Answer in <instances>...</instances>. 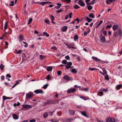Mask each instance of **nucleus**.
<instances>
[{
  "mask_svg": "<svg viewBox=\"0 0 122 122\" xmlns=\"http://www.w3.org/2000/svg\"><path fill=\"white\" fill-rule=\"evenodd\" d=\"M118 32L117 31H115L113 34V36H114L115 37H117L118 35L120 37H121L122 36V30L120 28H119L117 30Z\"/></svg>",
  "mask_w": 122,
  "mask_h": 122,
  "instance_id": "1",
  "label": "nucleus"
},
{
  "mask_svg": "<svg viewBox=\"0 0 122 122\" xmlns=\"http://www.w3.org/2000/svg\"><path fill=\"white\" fill-rule=\"evenodd\" d=\"M66 45L69 48H72V49H76V48L74 46V44L73 43L71 44H66Z\"/></svg>",
  "mask_w": 122,
  "mask_h": 122,
  "instance_id": "2",
  "label": "nucleus"
},
{
  "mask_svg": "<svg viewBox=\"0 0 122 122\" xmlns=\"http://www.w3.org/2000/svg\"><path fill=\"white\" fill-rule=\"evenodd\" d=\"M76 91V89L75 88H71L67 91V93H73Z\"/></svg>",
  "mask_w": 122,
  "mask_h": 122,
  "instance_id": "3",
  "label": "nucleus"
},
{
  "mask_svg": "<svg viewBox=\"0 0 122 122\" xmlns=\"http://www.w3.org/2000/svg\"><path fill=\"white\" fill-rule=\"evenodd\" d=\"M33 95V93L31 92H30L26 94V97L27 98H29L32 97Z\"/></svg>",
  "mask_w": 122,
  "mask_h": 122,
  "instance_id": "4",
  "label": "nucleus"
},
{
  "mask_svg": "<svg viewBox=\"0 0 122 122\" xmlns=\"http://www.w3.org/2000/svg\"><path fill=\"white\" fill-rule=\"evenodd\" d=\"M34 92L36 94L40 93L42 94L43 93V91L41 89H37L36 90L34 91Z\"/></svg>",
  "mask_w": 122,
  "mask_h": 122,
  "instance_id": "5",
  "label": "nucleus"
},
{
  "mask_svg": "<svg viewBox=\"0 0 122 122\" xmlns=\"http://www.w3.org/2000/svg\"><path fill=\"white\" fill-rule=\"evenodd\" d=\"M63 78L65 80L69 81L72 80V78L71 77L68 76L67 75H65L63 77Z\"/></svg>",
  "mask_w": 122,
  "mask_h": 122,
  "instance_id": "6",
  "label": "nucleus"
},
{
  "mask_svg": "<svg viewBox=\"0 0 122 122\" xmlns=\"http://www.w3.org/2000/svg\"><path fill=\"white\" fill-rule=\"evenodd\" d=\"M100 38L102 41L104 42L105 41V39L104 37L102 35H101L100 36Z\"/></svg>",
  "mask_w": 122,
  "mask_h": 122,
  "instance_id": "7",
  "label": "nucleus"
},
{
  "mask_svg": "<svg viewBox=\"0 0 122 122\" xmlns=\"http://www.w3.org/2000/svg\"><path fill=\"white\" fill-rule=\"evenodd\" d=\"M118 25H114L112 27V29L113 30H116L118 29Z\"/></svg>",
  "mask_w": 122,
  "mask_h": 122,
  "instance_id": "8",
  "label": "nucleus"
},
{
  "mask_svg": "<svg viewBox=\"0 0 122 122\" xmlns=\"http://www.w3.org/2000/svg\"><path fill=\"white\" fill-rule=\"evenodd\" d=\"M67 27V26H65L62 27L61 31L63 32H65L66 31Z\"/></svg>",
  "mask_w": 122,
  "mask_h": 122,
  "instance_id": "9",
  "label": "nucleus"
},
{
  "mask_svg": "<svg viewBox=\"0 0 122 122\" xmlns=\"http://www.w3.org/2000/svg\"><path fill=\"white\" fill-rule=\"evenodd\" d=\"M92 58L94 60L96 61H99V62H102V61L101 60L99 59L98 58L94 56H92Z\"/></svg>",
  "mask_w": 122,
  "mask_h": 122,
  "instance_id": "10",
  "label": "nucleus"
},
{
  "mask_svg": "<svg viewBox=\"0 0 122 122\" xmlns=\"http://www.w3.org/2000/svg\"><path fill=\"white\" fill-rule=\"evenodd\" d=\"M21 81V80H19L16 81V83L12 87V88H14L15 86H16V85L19 84L20 83V82Z\"/></svg>",
  "mask_w": 122,
  "mask_h": 122,
  "instance_id": "11",
  "label": "nucleus"
},
{
  "mask_svg": "<svg viewBox=\"0 0 122 122\" xmlns=\"http://www.w3.org/2000/svg\"><path fill=\"white\" fill-rule=\"evenodd\" d=\"M56 5H57L58 6H56L55 7V8H56L57 9H58L60 8L62 5L61 4L59 3H57Z\"/></svg>",
  "mask_w": 122,
  "mask_h": 122,
  "instance_id": "12",
  "label": "nucleus"
},
{
  "mask_svg": "<svg viewBox=\"0 0 122 122\" xmlns=\"http://www.w3.org/2000/svg\"><path fill=\"white\" fill-rule=\"evenodd\" d=\"M50 18L51 19L52 23L54 24H55V22L53 21L55 19L54 16L53 15H51L50 16Z\"/></svg>",
  "mask_w": 122,
  "mask_h": 122,
  "instance_id": "13",
  "label": "nucleus"
},
{
  "mask_svg": "<svg viewBox=\"0 0 122 122\" xmlns=\"http://www.w3.org/2000/svg\"><path fill=\"white\" fill-rule=\"evenodd\" d=\"M80 97L82 99L85 100H88L89 99V98L87 97H85L83 96H80Z\"/></svg>",
  "mask_w": 122,
  "mask_h": 122,
  "instance_id": "14",
  "label": "nucleus"
},
{
  "mask_svg": "<svg viewBox=\"0 0 122 122\" xmlns=\"http://www.w3.org/2000/svg\"><path fill=\"white\" fill-rule=\"evenodd\" d=\"M122 87V85L120 84L117 86L116 87V89L117 90L120 89Z\"/></svg>",
  "mask_w": 122,
  "mask_h": 122,
  "instance_id": "15",
  "label": "nucleus"
},
{
  "mask_svg": "<svg viewBox=\"0 0 122 122\" xmlns=\"http://www.w3.org/2000/svg\"><path fill=\"white\" fill-rule=\"evenodd\" d=\"M102 90H101L99 91L97 93V95L98 96H101L103 94V92H102Z\"/></svg>",
  "mask_w": 122,
  "mask_h": 122,
  "instance_id": "16",
  "label": "nucleus"
},
{
  "mask_svg": "<svg viewBox=\"0 0 122 122\" xmlns=\"http://www.w3.org/2000/svg\"><path fill=\"white\" fill-rule=\"evenodd\" d=\"M13 118L15 119H17L18 117L17 116V115L15 114H14L12 115Z\"/></svg>",
  "mask_w": 122,
  "mask_h": 122,
  "instance_id": "17",
  "label": "nucleus"
},
{
  "mask_svg": "<svg viewBox=\"0 0 122 122\" xmlns=\"http://www.w3.org/2000/svg\"><path fill=\"white\" fill-rule=\"evenodd\" d=\"M81 114L82 115L85 117H87V115L86 114V112L85 111L82 112Z\"/></svg>",
  "mask_w": 122,
  "mask_h": 122,
  "instance_id": "18",
  "label": "nucleus"
},
{
  "mask_svg": "<svg viewBox=\"0 0 122 122\" xmlns=\"http://www.w3.org/2000/svg\"><path fill=\"white\" fill-rule=\"evenodd\" d=\"M69 112L71 115H73L75 113V111L71 110H69Z\"/></svg>",
  "mask_w": 122,
  "mask_h": 122,
  "instance_id": "19",
  "label": "nucleus"
},
{
  "mask_svg": "<svg viewBox=\"0 0 122 122\" xmlns=\"http://www.w3.org/2000/svg\"><path fill=\"white\" fill-rule=\"evenodd\" d=\"M103 73H102V71H99V72L101 73L103 75H104L105 74H106L107 73V72L105 70H104V69H103Z\"/></svg>",
  "mask_w": 122,
  "mask_h": 122,
  "instance_id": "20",
  "label": "nucleus"
},
{
  "mask_svg": "<svg viewBox=\"0 0 122 122\" xmlns=\"http://www.w3.org/2000/svg\"><path fill=\"white\" fill-rule=\"evenodd\" d=\"M8 23L7 22H5L4 26V29L5 30L7 29L8 26Z\"/></svg>",
  "mask_w": 122,
  "mask_h": 122,
  "instance_id": "21",
  "label": "nucleus"
},
{
  "mask_svg": "<svg viewBox=\"0 0 122 122\" xmlns=\"http://www.w3.org/2000/svg\"><path fill=\"white\" fill-rule=\"evenodd\" d=\"M72 72L74 73H76L77 72V71L75 69H72L71 70Z\"/></svg>",
  "mask_w": 122,
  "mask_h": 122,
  "instance_id": "22",
  "label": "nucleus"
},
{
  "mask_svg": "<svg viewBox=\"0 0 122 122\" xmlns=\"http://www.w3.org/2000/svg\"><path fill=\"white\" fill-rule=\"evenodd\" d=\"M86 20H87V21L89 22H90L92 20V19H90L88 17H86Z\"/></svg>",
  "mask_w": 122,
  "mask_h": 122,
  "instance_id": "23",
  "label": "nucleus"
},
{
  "mask_svg": "<svg viewBox=\"0 0 122 122\" xmlns=\"http://www.w3.org/2000/svg\"><path fill=\"white\" fill-rule=\"evenodd\" d=\"M19 38L20 39L19 41L20 42L22 41V40H23V36L22 35H20L19 36Z\"/></svg>",
  "mask_w": 122,
  "mask_h": 122,
  "instance_id": "24",
  "label": "nucleus"
},
{
  "mask_svg": "<svg viewBox=\"0 0 122 122\" xmlns=\"http://www.w3.org/2000/svg\"><path fill=\"white\" fill-rule=\"evenodd\" d=\"M48 116V113L47 112H46L43 114V117L44 118H46Z\"/></svg>",
  "mask_w": 122,
  "mask_h": 122,
  "instance_id": "25",
  "label": "nucleus"
},
{
  "mask_svg": "<svg viewBox=\"0 0 122 122\" xmlns=\"http://www.w3.org/2000/svg\"><path fill=\"white\" fill-rule=\"evenodd\" d=\"M89 16L92 18H93L95 17V15L92 13H91L89 14Z\"/></svg>",
  "mask_w": 122,
  "mask_h": 122,
  "instance_id": "26",
  "label": "nucleus"
},
{
  "mask_svg": "<svg viewBox=\"0 0 122 122\" xmlns=\"http://www.w3.org/2000/svg\"><path fill=\"white\" fill-rule=\"evenodd\" d=\"M47 70L49 71H51L52 70V67L51 66L48 67L47 68Z\"/></svg>",
  "mask_w": 122,
  "mask_h": 122,
  "instance_id": "27",
  "label": "nucleus"
},
{
  "mask_svg": "<svg viewBox=\"0 0 122 122\" xmlns=\"http://www.w3.org/2000/svg\"><path fill=\"white\" fill-rule=\"evenodd\" d=\"M111 120V117H107L106 120V122H110Z\"/></svg>",
  "mask_w": 122,
  "mask_h": 122,
  "instance_id": "28",
  "label": "nucleus"
},
{
  "mask_svg": "<svg viewBox=\"0 0 122 122\" xmlns=\"http://www.w3.org/2000/svg\"><path fill=\"white\" fill-rule=\"evenodd\" d=\"M115 119L114 118L111 117V120L110 121V122H115Z\"/></svg>",
  "mask_w": 122,
  "mask_h": 122,
  "instance_id": "29",
  "label": "nucleus"
},
{
  "mask_svg": "<svg viewBox=\"0 0 122 122\" xmlns=\"http://www.w3.org/2000/svg\"><path fill=\"white\" fill-rule=\"evenodd\" d=\"M20 104V103L18 102L17 103H15L14 105V106L15 107L16 106H19Z\"/></svg>",
  "mask_w": 122,
  "mask_h": 122,
  "instance_id": "30",
  "label": "nucleus"
},
{
  "mask_svg": "<svg viewBox=\"0 0 122 122\" xmlns=\"http://www.w3.org/2000/svg\"><path fill=\"white\" fill-rule=\"evenodd\" d=\"M73 120L71 118H70L67 119L66 121V122H70L72 121Z\"/></svg>",
  "mask_w": 122,
  "mask_h": 122,
  "instance_id": "31",
  "label": "nucleus"
},
{
  "mask_svg": "<svg viewBox=\"0 0 122 122\" xmlns=\"http://www.w3.org/2000/svg\"><path fill=\"white\" fill-rule=\"evenodd\" d=\"M73 7L75 9H78L80 8V6L77 5H76L74 6Z\"/></svg>",
  "mask_w": 122,
  "mask_h": 122,
  "instance_id": "32",
  "label": "nucleus"
},
{
  "mask_svg": "<svg viewBox=\"0 0 122 122\" xmlns=\"http://www.w3.org/2000/svg\"><path fill=\"white\" fill-rule=\"evenodd\" d=\"M47 3V2H41L40 3V4L41 5H44L46 4Z\"/></svg>",
  "mask_w": 122,
  "mask_h": 122,
  "instance_id": "33",
  "label": "nucleus"
},
{
  "mask_svg": "<svg viewBox=\"0 0 122 122\" xmlns=\"http://www.w3.org/2000/svg\"><path fill=\"white\" fill-rule=\"evenodd\" d=\"M44 35L46 36L47 37H48L49 36V35L46 32H44L43 33Z\"/></svg>",
  "mask_w": 122,
  "mask_h": 122,
  "instance_id": "34",
  "label": "nucleus"
},
{
  "mask_svg": "<svg viewBox=\"0 0 122 122\" xmlns=\"http://www.w3.org/2000/svg\"><path fill=\"white\" fill-rule=\"evenodd\" d=\"M63 11V10L62 9H61L57 11H56V12L57 13H59L60 12H62Z\"/></svg>",
  "mask_w": 122,
  "mask_h": 122,
  "instance_id": "35",
  "label": "nucleus"
},
{
  "mask_svg": "<svg viewBox=\"0 0 122 122\" xmlns=\"http://www.w3.org/2000/svg\"><path fill=\"white\" fill-rule=\"evenodd\" d=\"M4 66L2 64H0V68L1 69V70H3V69L4 68Z\"/></svg>",
  "mask_w": 122,
  "mask_h": 122,
  "instance_id": "36",
  "label": "nucleus"
},
{
  "mask_svg": "<svg viewBox=\"0 0 122 122\" xmlns=\"http://www.w3.org/2000/svg\"><path fill=\"white\" fill-rule=\"evenodd\" d=\"M103 22V21L102 20H101L100 22H99V23L97 25V26L96 27V28H97L98 26H99Z\"/></svg>",
  "mask_w": 122,
  "mask_h": 122,
  "instance_id": "37",
  "label": "nucleus"
},
{
  "mask_svg": "<svg viewBox=\"0 0 122 122\" xmlns=\"http://www.w3.org/2000/svg\"><path fill=\"white\" fill-rule=\"evenodd\" d=\"M51 121L52 122H58V121L55 119H52L51 120Z\"/></svg>",
  "mask_w": 122,
  "mask_h": 122,
  "instance_id": "38",
  "label": "nucleus"
},
{
  "mask_svg": "<svg viewBox=\"0 0 122 122\" xmlns=\"http://www.w3.org/2000/svg\"><path fill=\"white\" fill-rule=\"evenodd\" d=\"M32 18H30L29 19L28 22V23L27 24H30L31 22L32 21Z\"/></svg>",
  "mask_w": 122,
  "mask_h": 122,
  "instance_id": "39",
  "label": "nucleus"
},
{
  "mask_svg": "<svg viewBox=\"0 0 122 122\" xmlns=\"http://www.w3.org/2000/svg\"><path fill=\"white\" fill-rule=\"evenodd\" d=\"M87 8L89 10H90L92 9V7L91 6H87Z\"/></svg>",
  "mask_w": 122,
  "mask_h": 122,
  "instance_id": "40",
  "label": "nucleus"
},
{
  "mask_svg": "<svg viewBox=\"0 0 122 122\" xmlns=\"http://www.w3.org/2000/svg\"><path fill=\"white\" fill-rule=\"evenodd\" d=\"M74 39L75 41H76V40L78 39V37L77 35H76L74 36Z\"/></svg>",
  "mask_w": 122,
  "mask_h": 122,
  "instance_id": "41",
  "label": "nucleus"
},
{
  "mask_svg": "<svg viewBox=\"0 0 122 122\" xmlns=\"http://www.w3.org/2000/svg\"><path fill=\"white\" fill-rule=\"evenodd\" d=\"M48 86V84H46V85H45L43 86V88L44 89H45Z\"/></svg>",
  "mask_w": 122,
  "mask_h": 122,
  "instance_id": "42",
  "label": "nucleus"
},
{
  "mask_svg": "<svg viewBox=\"0 0 122 122\" xmlns=\"http://www.w3.org/2000/svg\"><path fill=\"white\" fill-rule=\"evenodd\" d=\"M62 73V72L61 71H58L57 72V74L58 76H60Z\"/></svg>",
  "mask_w": 122,
  "mask_h": 122,
  "instance_id": "43",
  "label": "nucleus"
},
{
  "mask_svg": "<svg viewBox=\"0 0 122 122\" xmlns=\"http://www.w3.org/2000/svg\"><path fill=\"white\" fill-rule=\"evenodd\" d=\"M14 5V2L13 1H12L10 2V4H9V5L12 6Z\"/></svg>",
  "mask_w": 122,
  "mask_h": 122,
  "instance_id": "44",
  "label": "nucleus"
},
{
  "mask_svg": "<svg viewBox=\"0 0 122 122\" xmlns=\"http://www.w3.org/2000/svg\"><path fill=\"white\" fill-rule=\"evenodd\" d=\"M62 63L63 64H67V61L65 60H63L62 61Z\"/></svg>",
  "mask_w": 122,
  "mask_h": 122,
  "instance_id": "45",
  "label": "nucleus"
},
{
  "mask_svg": "<svg viewBox=\"0 0 122 122\" xmlns=\"http://www.w3.org/2000/svg\"><path fill=\"white\" fill-rule=\"evenodd\" d=\"M64 1L66 3H70L71 2V0H64Z\"/></svg>",
  "mask_w": 122,
  "mask_h": 122,
  "instance_id": "46",
  "label": "nucleus"
},
{
  "mask_svg": "<svg viewBox=\"0 0 122 122\" xmlns=\"http://www.w3.org/2000/svg\"><path fill=\"white\" fill-rule=\"evenodd\" d=\"M105 79L107 80H109V79L108 75H106L105 76Z\"/></svg>",
  "mask_w": 122,
  "mask_h": 122,
  "instance_id": "47",
  "label": "nucleus"
},
{
  "mask_svg": "<svg viewBox=\"0 0 122 122\" xmlns=\"http://www.w3.org/2000/svg\"><path fill=\"white\" fill-rule=\"evenodd\" d=\"M66 64L67 66H71L72 64V63L71 62H67Z\"/></svg>",
  "mask_w": 122,
  "mask_h": 122,
  "instance_id": "48",
  "label": "nucleus"
},
{
  "mask_svg": "<svg viewBox=\"0 0 122 122\" xmlns=\"http://www.w3.org/2000/svg\"><path fill=\"white\" fill-rule=\"evenodd\" d=\"M97 69L95 68H89V70L91 71H92L96 70Z\"/></svg>",
  "mask_w": 122,
  "mask_h": 122,
  "instance_id": "49",
  "label": "nucleus"
},
{
  "mask_svg": "<svg viewBox=\"0 0 122 122\" xmlns=\"http://www.w3.org/2000/svg\"><path fill=\"white\" fill-rule=\"evenodd\" d=\"M101 90H102V91L105 92H107L108 91V90L107 89L103 88L102 89H101Z\"/></svg>",
  "mask_w": 122,
  "mask_h": 122,
  "instance_id": "50",
  "label": "nucleus"
},
{
  "mask_svg": "<svg viewBox=\"0 0 122 122\" xmlns=\"http://www.w3.org/2000/svg\"><path fill=\"white\" fill-rule=\"evenodd\" d=\"M50 78V76L49 75H48L46 76V79L48 81L49 80Z\"/></svg>",
  "mask_w": 122,
  "mask_h": 122,
  "instance_id": "51",
  "label": "nucleus"
},
{
  "mask_svg": "<svg viewBox=\"0 0 122 122\" xmlns=\"http://www.w3.org/2000/svg\"><path fill=\"white\" fill-rule=\"evenodd\" d=\"M23 43H24V44L25 45V46H24L25 47H26L28 46V45L26 42H23Z\"/></svg>",
  "mask_w": 122,
  "mask_h": 122,
  "instance_id": "52",
  "label": "nucleus"
},
{
  "mask_svg": "<svg viewBox=\"0 0 122 122\" xmlns=\"http://www.w3.org/2000/svg\"><path fill=\"white\" fill-rule=\"evenodd\" d=\"M3 100H5L7 99V97H6L5 96H3Z\"/></svg>",
  "mask_w": 122,
  "mask_h": 122,
  "instance_id": "53",
  "label": "nucleus"
},
{
  "mask_svg": "<svg viewBox=\"0 0 122 122\" xmlns=\"http://www.w3.org/2000/svg\"><path fill=\"white\" fill-rule=\"evenodd\" d=\"M66 66V68L67 69H68L70 67H71V66H69L67 65H65Z\"/></svg>",
  "mask_w": 122,
  "mask_h": 122,
  "instance_id": "54",
  "label": "nucleus"
},
{
  "mask_svg": "<svg viewBox=\"0 0 122 122\" xmlns=\"http://www.w3.org/2000/svg\"><path fill=\"white\" fill-rule=\"evenodd\" d=\"M45 22L46 23H47L48 24H49V21L48 20H45Z\"/></svg>",
  "mask_w": 122,
  "mask_h": 122,
  "instance_id": "55",
  "label": "nucleus"
},
{
  "mask_svg": "<svg viewBox=\"0 0 122 122\" xmlns=\"http://www.w3.org/2000/svg\"><path fill=\"white\" fill-rule=\"evenodd\" d=\"M40 57L41 59L42 60L45 57L44 56H43L42 55H40Z\"/></svg>",
  "mask_w": 122,
  "mask_h": 122,
  "instance_id": "56",
  "label": "nucleus"
},
{
  "mask_svg": "<svg viewBox=\"0 0 122 122\" xmlns=\"http://www.w3.org/2000/svg\"><path fill=\"white\" fill-rule=\"evenodd\" d=\"M51 49L54 50H56L57 49V48L55 46H54L52 47Z\"/></svg>",
  "mask_w": 122,
  "mask_h": 122,
  "instance_id": "57",
  "label": "nucleus"
},
{
  "mask_svg": "<svg viewBox=\"0 0 122 122\" xmlns=\"http://www.w3.org/2000/svg\"><path fill=\"white\" fill-rule=\"evenodd\" d=\"M6 77H9V78H11V76L9 74H7L6 75Z\"/></svg>",
  "mask_w": 122,
  "mask_h": 122,
  "instance_id": "58",
  "label": "nucleus"
},
{
  "mask_svg": "<svg viewBox=\"0 0 122 122\" xmlns=\"http://www.w3.org/2000/svg\"><path fill=\"white\" fill-rule=\"evenodd\" d=\"M36 120L34 119L30 120V122H35Z\"/></svg>",
  "mask_w": 122,
  "mask_h": 122,
  "instance_id": "59",
  "label": "nucleus"
},
{
  "mask_svg": "<svg viewBox=\"0 0 122 122\" xmlns=\"http://www.w3.org/2000/svg\"><path fill=\"white\" fill-rule=\"evenodd\" d=\"M65 58L67 60H70V57L68 56H66L65 57Z\"/></svg>",
  "mask_w": 122,
  "mask_h": 122,
  "instance_id": "60",
  "label": "nucleus"
},
{
  "mask_svg": "<svg viewBox=\"0 0 122 122\" xmlns=\"http://www.w3.org/2000/svg\"><path fill=\"white\" fill-rule=\"evenodd\" d=\"M22 52L21 51V50H19L17 52V54H20Z\"/></svg>",
  "mask_w": 122,
  "mask_h": 122,
  "instance_id": "61",
  "label": "nucleus"
},
{
  "mask_svg": "<svg viewBox=\"0 0 122 122\" xmlns=\"http://www.w3.org/2000/svg\"><path fill=\"white\" fill-rule=\"evenodd\" d=\"M72 12L70 13H69V17L70 18H71L72 17Z\"/></svg>",
  "mask_w": 122,
  "mask_h": 122,
  "instance_id": "62",
  "label": "nucleus"
},
{
  "mask_svg": "<svg viewBox=\"0 0 122 122\" xmlns=\"http://www.w3.org/2000/svg\"><path fill=\"white\" fill-rule=\"evenodd\" d=\"M23 107H30V106L28 105H23Z\"/></svg>",
  "mask_w": 122,
  "mask_h": 122,
  "instance_id": "63",
  "label": "nucleus"
},
{
  "mask_svg": "<svg viewBox=\"0 0 122 122\" xmlns=\"http://www.w3.org/2000/svg\"><path fill=\"white\" fill-rule=\"evenodd\" d=\"M5 77L4 76H1V79L2 80H4Z\"/></svg>",
  "mask_w": 122,
  "mask_h": 122,
  "instance_id": "64",
  "label": "nucleus"
}]
</instances>
